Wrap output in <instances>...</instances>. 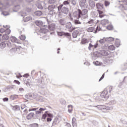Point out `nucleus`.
<instances>
[{
  "instance_id": "f257e3e1",
  "label": "nucleus",
  "mask_w": 127,
  "mask_h": 127,
  "mask_svg": "<svg viewBox=\"0 0 127 127\" xmlns=\"http://www.w3.org/2000/svg\"><path fill=\"white\" fill-rule=\"evenodd\" d=\"M59 11H61L64 14H68L69 13V8L64 6V4H61L58 7Z\"/></svg>"
},
{
  "instance_id": "f03ea898",
  "label": "nucleus",
  "mask_w": 127,
  "mask_h": 127,
  "mask_svg": "<svg viewBox=\"0 0 127 127\" xmlns=\"http://www.w3.org/2000/svg\"><path fill=\"white\" fill-rule=\"evenodd\" d=\"M98 46H99V44H98V43H96V44H94V43H90L89 44V46L88 48V50L90 51H91L92 50H94V49H96V48H97Z\"/></svg>"
},
{
  "instance_id": "7ed1b4c3",
  "label": "nucleus",
  "mask_w": 127,
  "mask_h": 127,
  "mask_svg": "<svg viewBox=\"0 0 127 127\" xmlns=\"http://www.w3.org/2000/svg\"><path fill=\"white\" fill-rule=\"evenodd\" d=\"M79 5L80 7H84V8H87V7H88L87 0H80L79 2Z\"/></svg>"
},
{
  "instance_id": "20e7f679",
  "label": "nucleus",
  "mask_w": 127,
  "mask_h": 127,
  "mask_svg": "<svg viewBox=\"0 0 127 127\" xmlns=\"http://www.w3.org/2000/svg\"><path fill=\"white\" fill-rule=\"evenodd\" d=\"M95 107H97V108L98 109V110H113V107H107L106 106H104V105H98Z\"/></svg>"
},
{
  "instance_id": "39448f33",
  "label": "nucleus",
  "mask_w": 127,
  "mask_h": 127,
  "mask_svg": "<svg viewBox=\"0 0 127 127\" xmlns=\"http://www.w3.org/2000/svg\"><path fill=\"white\" fill-rule=\"evenodd\" d=\"M73 17L75 18H81V9H78L77 11H75L73 14Z\"/></svg>"
},
{
  "instance_id": "423d86ee",
  "label": "nucleus",
  "mask_w": 127,
  "mask_h": 127,
  "mask_svg": "<svg viewBox=\"0 0 127 127\" xmlns=\"http://www.w3.org/2000/svg\"><path fill=\"white\" fill-rule=\"evenodd\" d=\"M101 57V52H98V51L93 53L92 56L93 60H96L97 58H99V57Z\"/></svg>"
},
{
  "instance_id": "0eeeda50",
  "label": "nucleus",
  "mask_w": 127,
  "mask_h": 127,
  "mask_svg": "<svg viewBox=\"0 0 127 127\" xmlns=\"http://www.w3.org/2000/svg\"><path fill=\"white\" fill-rule=\"evenodd\" d=\"M55 24L53 23L50 25H49V29L52 32H50V34H53L54 33V30H55Z\"/></svg>"
},
{
  "instance_id": "6e6552de",
  "label": "nucleus",
  "mask_w": 127,
  "mask_h": 127,
  "mask_svg": "<svg viewBox=\"0 0 127 127\" xmlns=\"http://www.w3.org/2000/svg\"><path fill=\"white\" fill-rule=\"evenodd\" d=\"M107 95H108V90L105 89L100 94V97L102 99L106 98Z\"/></svg>"
},
{
  "instance_id": "1a4fd4ad",
  "label": "nucleus",
  "mask_w": 127,
  "mask_h": 127,
  "mask_svg": "<svg viewBox=\"0 0 127 127\" xmlns=\"http://www.w3.org/2000/svg\"><path fill=\"white\" fill-rule=\"evenodd\" d=\"M70 6H73V7H75L76 5H77L78 3V0H69Z\"/></svg>"
},
{
  "instance_id": "9d476101",
  "label": "nucleus",
  "mask_w": 127,
  "mask_h": 127,
  "mask_svg": "<svg viewBox=\"0 0 127 127\" xmlns=\"http://www.w3.org/2000/svg\"><path fill=\"white\" fill-rule=\"evenodd\" d=\"M96 6L98 10H102V9H104V4L101 3H97L96 4Z\"/></svg>"
},
{
  "instance_id": "9b49d317",
  "label": "nucleus",
  "mask_w": 127,
  "mask_h": 127,
  "mask_svg": "<svg viewBox=\"0 0 127 127\" xmlns=\"http://www.w3.org/2000/svg\"><path fill=\"white\" fill-rule=\"evenodd\" d=\"M57 34L59 36H63V35H64L65 36H70V34L69 33H65L64 32H57Z\"/></svg>"
},
{
  "instance_id": "f8f14e48",
  "label": "nucleus",
  "mask_w": 127,
  "mask_h": 127,
  "mask_svg": "<svg viewBox=\"0 0 127 127\" xmlns=\"http://www.w3.org/2000/svg\"><path fill=\"white\" fill-rule=\"evenodd\" d=\"M88 3L89 6L91 8H94L95 6H96V3H95V1H94V0H89Z\"/></svg>"
},
{
  "instance_id": "ddd939ff",
  "label": "nucleus",
  "mask_w": 127,
  "mask_h": 127,
  "mask_svg": "<svg viewBox=\"0 0 127 127\" xmlns=\"http://www.w3.org/2000/svg\"><path fill=\"white\" fill-rule=\"evenodd\" d=\"M40 32H41V33H44V34L47 33V32H48V30L46 28L43 27H41L40 28Z\"/></svg>"
},
{
  "instance_id": "4468645a",
  "label": "nucleus",
  "mask_w": 127,
  "mask_h": 127,
  "mask_svg": "<svg viewBox=\"0 0 127 127\" xmlns=\"http://www.w3.org/2000/svg\"><path fill=\"white\" fill-rule=\"evenodd\" d=\"M60 123V120H59V118L56 117L53 122V126H55L56 125H58Z\"/></svg>"
},
{
  "instance_id": "2eb2a0df",
  "label": "nucleus",
  "mask_w": 127,
  "mask_h": 127,
  "mask_svg": "<svg viewBox=\"0 0 127 127\" xmlns=\"http://www.w3.org/2000/svg\"><path fill=\"white\" fill-rule=\"evenodd\" d=\"M55 7H56V6H55V5H51L48 6V9L49 11L53 12V11H54V8H55Z\"/></svg>"
},
{
  "instance_id": "dca6fc26",
  "label": "nucleus",
  "mask_w": 127,
  "mask_h": 127,
  "mask_svg": "<svg viewBox=\"0 0 127 127\" xmlns=\"http://www.w3.org/2000/svg\"><path fill=\"white\" fill-rule=\"evenodd\" d=\"M27 120H31L32 118H34V113H30L27 115L26 117Z\"/></svg>"
},
{
  "instance_id": "f3484780",
  "label": "nucleus",
  "mask_w": 127,
  "mask_h": 127,
  "mask_svg": "<svg viewBox=\"0 0 127 127\" xmlns=\"http://www.w3.org/2000/svg\"><path fill=\"white\" fill-rule=\"evenodd\" d=\"M105 47H108V49L111 51H113V50H115V46L114 45H110V46H108V45H105Z\"/></svg>"
},
{
  "instance_id": "a211bd4d",
  "label": "nucleus",
  "mask_w": 127,
  "mask_h": 127,
  "mask_svg": "<svg viewBox=\"0 0 127 127\" xmlns=\"http://www.w3.org/2000/svg\"><path fill=\"white\" fill-rule=\"evenodd\" d=\"M35 24L37 25V26H39L41 27L43 25V22L42 21L37 20L35 22Z\"/></svg>"
},
{
  "instance_id": "6ab92c4d",
  "label": "nucleus",
  "mask_w": 127,
  "mask_h": 127,
  "mask_svg": "<svg viewBox=\"0 0 127 127\" xmlns=\"http://www.w3.org/2000/svg\"><path fill=\"white\" fill-rule=\"evenodd\" d=\"M6 44H7V43H6V42H2L0 44V48H1V49H3L4 48H5Z\"/></svg>"
},
{
  "instance_id": "aec40b11",
  "label": "nucleus",
  "mask_w": 127,
  "mask_h": 127,
  "mask_svg": "<svg viewBox=\"0 0 127 127\" xmlns=\"http://www.w3.org/2000/svg\"><path fill=\"white\" fill-rule=\"evenodd\" d=\"M45 108H40L39 110H37L35 111V114L37 116H38L39 114H41V112H43L44 111H45Z\"/></svg>"
},
{
  "instance_id": "412c9836",
  "label": "nucleus",
  "mask_w": 127,
  "mask_h": 127,
  "mask_svg": "<svg viewBox=\"0 0 127 127\" xmlns=\"http://www.w3.org/2000/svg\"><path fill=\"white\" fill-rule=\"evenodd\" d=\"M100 54L101 55V56H108V55H109V53L107 51L103 50L100 52Z\"/></svg>"
},
{
  "instance_id": "4be33fe9",
  "label": "nucleus",
  "mask_w": 127,
  "mask_h": 127,
  "mask_svg": "<svg viewBox=\"0 0 127 127\" xmlns=\"http://www.w3.org/2000/svg\"><path fill=\"white\" fill-rule=\"evenodd\" d=\"M86 14H88V9H84L82 10H80V15H85Z\"/></svg>"
},
{
  "instance_id": "5701e85b",
  "label": "nucleus",
  "mask_w": 127,
  "mask_h": 127,
  "mask_svg": "<svg viewBox=\"0 0 127 127\" xmlns=\"http://www.w3.org/2000/svg\"><path fill=\"white\" fill-rule=\"evenodd\" d=\"M79 19L80 18H76V19H74V24H75V25L82 24V22H81V21H80Z\"/></svg>"
},
{
  "instance_id": "b1692460",
  "label": "nucleus",
  "mask_w": 127,
  "mask_h": 127,
  "mask_svg": "<svg viewBox=\"0 0 127 127\" xmlns=\"http://www.w3.org/2000/svg\"><path fill=\"white\" fill-rule=\"evenodd\" d=\"M59 22L61 25L64 26L66 24V21L64 19H61L59 21Z\"/></svg>"
},
{
  "instance_id": "393cba45",
  "label": "nucleus",
  "mask_w": 127,
  "mask_h": 127,
  "mask_svg": "<svg viewBox=\"0 0 127 127\" xmlns=\"http://www.w3.org/2000/svg\"><path fill=\"white\" fill-rule=\"evenodd\" d=\"M97 11L98 12L99 17H100V18H102V17L105 16V14H104V12H103V11H101V10H97Z\"/></svg>"
},
{
  "instance_id": "a878e982",
  "label": "nucleus",
  "mask_w": 127,
  "mask_h": 127,
  "mask_svg": "<svg viewBox=\"0 0 127 127\" xmlns=\"http://www.w3.org/2000/svg\"><path fill=\"white\" fill-rule=\"evenodd\" d=\"M32 19V17L30 16H28L26 17H24V22H27V21H29V20H31Z\"/></svg>"
},
{
  "instance_id": "bb28decb",
  "label": "nucleus",
  "mask_w": 127,
  "mask_h": 127,
  "mask_svg": "<svg viewBox=\"0 0 127 127\" xmlns=\"http://www.w3.org/2000/svg\"><path fill=\"white\" fill-rule=\"evenodd\" d=\"M124 83H127V76H125L124 78L123 81L121 82H120L119 86L121 87L122 85L124 84Z\"/></svg>"
},
{
  "instance_id": "cd10ccee",
  "label": "nucleus",
  "mask_w": 127,
  "mask_h": 127,
  "mask_svg": "<svg viewBox=\"0 0 127 127\" xmlns=\"http://www.w3.org/2000/svg\"><path fill=\"white\" fill-rule=\"evenodd\" d=\"M65 27L67 29H70L72 28V23L71 22H68L65 24Z\"/></svg>"
},
{
  "instance_id": "c85d7f7f",
  "label": "nucleus",
  "mask_w": 127,
  "mask_h": 127,
  "mask_svg": "<svg viewBox=\"0 0 127 127\" xmlns=\"http://www.w3.org/2000/svg\"><path fill=\"white\" fill-rule=\"evenodd\" d=\"M79 33V31L75 30L72 33V37L73 38H77V36H78V34Z\"/></svg>"
},
{
  "instance_id": "c756f323",
  "label": "nucleus",
  "mask_w": 127,
  "mask_h": 127,
  "mask_svg": "<svg viewBox=\"0 0 127 127\" xmlns=\"http://www.w3.org/2000/svg\"><path fill=\"white\" fill-rule=\"evenodd\" d=\"M18 9H20V5H15L14 8H13V11L16 12V11H17Z\"/></svg>"
},
{
  "instance_id": "7c9ffc66",
  "label": "nucleus",
  "mask_w": 127,
  "mask_h": 127,
  "mask_svg": "<svg viewBox=\"0 0 127 127\" xmlns=\"http://www.w3.org/2000/svg\"><path fill=\"white\" fill-rule=\"evenodd\" d=\"M86 30L88 32H94V31H95V27H91L88 28L86 29Z\"/></svg>"
},
{
  "instance_id": "2f4dec72",
  "label": "nucleus",
  "mask_w": 127,
  "mask_h": 127,
  "mask_svg": "<svg viewBox=\"0 0 127 127\" xmlns=\"http://www.w3.org/2000/svg\"><path fill=\"white\" fill-rule=\"evenodd\" d=\"M64 5V6H65V5H70V0H65L63 2V4Z\"/></svg>"
},
{
  "instance_id": "473e14b6",
  "label": "nucleus",
  "mask_w": 127,
  "mask_h": 127,
  "mask_svg": "<svg viewBox=\"0 0 127 127\" xmlns=\"http://www.w3.org/2000/svg\"><path fill=\"white\" fill-rule=\"evenodd\" d=\"M10 40L12 43L15 42L16 43H17V39H16V38H15V37H10Z\"/></svg>"
},
{
  "instance_id": "72a5a7b5",
  "label": "nucleus",
  "mask_w": 127,
  "mask_h": 127,
  "mask_svg": "<svg viewBox=\"0 0 127 127\" xmlns=\"http://www.w3.org/2000/svg\"><path fill=\"white\" fill-rule=\"evenodd\" d=\"M94 21H95V20H94V19H90L89 21H88L87 23L86 24H90V26H92V25H94Z\"/></svg>"
},
{
  "instance_id": "f704fd0d",
  "label": "nucleus",
  "mask_w": 127,
  "mask_h": 127,
  "mask_svg": "<svg viewBox=\"0 0 127 127\" xmlns=\"http://www.w3.org/2000/svg\"><path fill=\"white\" fill-rule=\"evenodd\" d=\"M105 41L109 43L112 42V41H114V38L112 37L106 38L105 39Z\"/></svg>"
},
{
  "instance_id": "c9c22d12",
  "label": "nucleus",
  "mask_w": 127,
  "mask_h": 127,
  "mask_svg": "<svg viewBox=\"0 0 127 127\" xmlns=\"http://www.w3.org/2000/svg\"><path fill=\"white\" fill-rule=\"evenodd\" d=\"M35 14L37 16H40V15H42V12L41 11H36L35 12Z\"/></svg>"
},
{
  "instance_id": "e433bc0d",
  "label": "nucleus",
  "mask_w": 127,
  "mask_h": 127,
  "mask_svg": "<svg viewBox=\"0 0 127 127\" xmlns=\"http://www.w3.org/2000/svg\"><path fill=\"white\" fill-rule=\"evenodd\" d=\"M2 38L4 40H8L9 39V36H8V35L5 34L2 36Z\"/></svg>"
},
{
  "instance_id": "4c0bfd02",
  "label": "nucleus",
  "mask_w": 127,
  "mask_h": 127,
  "mask_svg": "<svg viewBox=\"0 0 127 127\" xmlns=\"http://www.w3.org/2000/svg\"><path fill=\"white\" fill-rule=\"evenodd\" d=\"M20 110V107L19 106L16 105L13 107V111H19Z\"/></svg>"
},
{
  "instance_id": "58836bf2",
  "label": "nucleus",
  "mask_w": 127,
  "mask_h": 127,
  "mask_svg": "<svg viewBox=\"0 0 127 127\" xmlns=\"http://www.w3.org/2000/svg\"><path fill=\"white\" fill-rule=\"evenodd\" d=\"M60 103L61 104H62V105H63V106H65V105H66V101L64 100V99L62 98L60 100Z\"/></svg>"
},
{
  "instance_id": "ea45409f",
  "label": "nucleus",
  "mask_w": 127,
  "mask_h": 127,
  "mask_svg": "<svg viewBox=\"0 0 127 127\" xmlns=\"http://www.w3.org/2000/svg\"><path fill=\"white\" fill-rule=\"evenodd\" d=\"M67 107L68 108V112L71 113H72V111H73V106L72 105H68Z\"/></svg>"
},
{
  "instance_id": "a19ab883",
  "label": "nucleus",
  "mask_w": 127,
  "mask_h": 127,
  "mask_svg": "<svg viewBox=\"0 0 127 127\" xmlns=\"http://www.w3.org/2000/svg\"><path fill=\"white\" fill-rule=\"evenodd\" d=\"M93 64L95 65V66H100V65L102 64V63L97 61L96 62H93Z\"/></svg>"
},
{
  "instance_id": "79ce46f5",
  "label": "nucleus",
  "mask_w": 127,
  "mask_h": 127,
  "mask_svg": "<svg viewBox=\"0 0 127 127\" xmlns=\"http://www.w3.org/2000/svg\"><path fill=\"white\" fill-rule=\"evenodd\" d=\"M88 42V40L86 38H83L81 40V43L82 44H86Z\"/></svg>"
},
{
  "instance_id": "37998d69",
  "label": "nucleus",
  "mask_w": 127,
  "mask_h": 127,
  "mask_svg": "<svg viewBox=\"0 0 127 127\" xmlns=\"http://www.w3.org/2000/svg\"><path fill=\"white\" fill-rule=\"evenodd\" d=\"M99 42H100V44H101L102 45L106 42V40H105V38L104 39H101L99 41Z\"/></svg>"
},
{
  "instance_id": "c03bdc74",
  "label": "nucleus",
  "mask_w": 127,
  "mask_h": 127,
  "mask_svg": "<svg viewBox=\"0 0 127 127\" xmlns=\"http://www.w3.org/2000/svg\"><path fill=\"white\" fill-rule=\"evenodd\" d=\"M108 91H109V93H111V92H112V91H113V86H109L107 89H106Z\"/></svg>"
},
{
  "instance_id": "a18cd8bd",
  "label": "nucleus",
  "mask_w": 127,
  "mask_h": 127,
  "mask_svg": "<svg viewBox=\"0 0 127 127\" xmlns=\"http://www.w3.org/2000/svg\"><path fill=\"white\" fill-rule=\"evenodd\" d=\"M37 7L39 9H42V8H43V6H42V5L40 3L37 4Z\"/></svg>"
},
{
  "instance_id": "49530a36",
  "label": "nucleus",
  "mask_w": 127,
  "mask_h": 127,
  "mask_svg": "<svg viewBox=\"0 0 127 127\" xmlns=\"http://www.w3.org/2000/svg\"><path fill=\"white\" fill-rule=\"evenodd\" d=\"M104 4H105V6H109V5H110V4H111V2H110V1H108V0H105L104 2Z\"/></svg>"
},
{
  "instance_id": "de8ad7c7",
  "label": "nucleus",
  "mask_w": 127,
  "mask_h": 127,
  "mask_svg": "<svg viewBox=\"0 0 127 127\" xmlns=\"http://www.w3.org/2000/svg\"><path fill=\"white\" fill-rule=\"evenodd\" d=\"M114 28V27L112 25H109L107 27V29L108 30H112Z\"/></svg>"
},
{
  "instance_id": "09e8293b",
  "label": "nucleus",
  "mask_w": 127,
  "mask_h": 127,
  "mask_svg": "<svg viewBox=\"0 0 127 127\" xmlns=\"http://www.w3.org/2000/svg\"><path fill=\"white\" fill-rule=\"evenodd\" d=\"M10 33V30L9 29H6L5 30V34L7 35H8Z\"/></svg>"
},
{
  "instance_id": "8fccbe9b",
  "label": "nucleus",
  "mask_w": 127,
  "mask_h": 127,
  "mask_svg": "<svg viewBox=\"0 0 127 127\" xmlns=\"http://www.w3.org/2000/svg\"><path fill=\"white\" fill-rule=\"evenodd\" d=\"M1 14H3V15H4V16H6L7 15H9V13L6 11H3L1 13Z\"/></svg>"
},
{
  "instance_id": "3c124183",
  "label": "nucleus",
  "mask_w": 127,
  "mask_h": 127,
  "mask_svg": "<svg viewBox=\"0 0 127 127\" xmlns=\"http://www.w3.org/2000/svg\"><path fill=\"white\" fill-rule=\"evenodd\" d=\"M27 14V13L26 12L24 11H22L20 12V15L21 16H25V15Z\"/></svg>"
},
{
  "instance_id": "603ef678",
  "label": "nucleus",
  "mask_w": 127,
  "mask_h": 127,
  "mask_svg": "<svg viewBox=\"0 0 127 127\" xmlns=\"http://www.w3.org/2000/svg\"><path fill=\"white\" fill-rule=\"evenodd\" d=\"M6 8L2 3H0V9H5Z\"/></svg>"
},
{
  "instance_id": "864d4df0",
  "label": "nucleus",
  "mask_w": 127,
  "mask_h": 127,
  "mask_svg": "<svg viewBox=\"0 0 127 127\" xmlns=\"http://www.w3.org/2000/svg\"><path fill=\"white\" fill-rule=\"evenodd\" d=\"M19 38L21 40H25L26 37L25 35H22L19 37Z\"/></svg>"
},
{
  "instance_id": "5fc2aeb1",
  "label": "nucleus",
  "mask_w": 127,
  "mask_h": 127,
  "mask_svg": "<svg viewBox=\"0 0 127 127\" xmlns=\"http://www.w3.org/2000/svg\"><path fill=\"white\" fill-rule=\"evenodd\" d=\"M82 15V19H86L88 17V14L85 15Z\"/></svg>"
},
{
  "instance_id": "6e6d98bb",
  "label": "nucleus",
  "mask_w": 127,
  "mask_h": 127,
  "mask_svg": "<svg viewBox=\"0 0 127 127\" xmlns=\"http://www.w3.org/2000/svg\"><path fill=\"white\" fill-rule=\"evenodd\" d=\"M47 117V114H44L42 116V119L43 120H45V119H46V118Z\"/></svg>"
},
{
  "instance_id": "4d7b16f0",
  "label": "nucleus",
  "mask_w": 127,
  "mask_h": 127,
  "mask_svg": "<svg viewBox=\"0 0 127 127\" xmlns=\"http://www.w3.org/2000/svg\"><path fill=\"white\" fill-rule=\"evenodd\" d=\"M120 2H124L127 5V0H121L119 1Z\"/></svg>"
},
{
  "instance_id": "13d9d810",
  "label": "nucleus",
  "mask_w": 127,
  "mask_h": 127,
  "mask_svg": "<svg viewBox=\"0 0 127 127\" xmlns=\"http://www.w3.org/2000/svg\"><path fill=\"white\" fill-rule=\"evenodd\" d=\"M56 0H49V3L52 4L55 3Z\"/></svg>"
},
{
  "instance_id": "bf43d9fd",
  "label": "nucleus",
  "mask_w": 127,
  "mask_h": 127,
  "mask_svg": "<svg viewBox=\"0 0 127 127\" xmlns=\"http://www.w3.org/2000/svg\"><path fill=\"white\" fill-rule=\"evenodd\" d=\"M38 110V108H34L29 109V112H31V111H37Z\"/></svg>"
},
{
  "instance_id": "052dcab7",
  "label": "nucleus",
  "mask_w": 127,
  "mask_h": 127,
  "mask_svg": "<svg viewBox=\"0 0 127 127\" xmlns=\"http://www.w3.org/2000/svg\"><path fill=\"white\" fill-rule=\"evenodd\" d=\"M10 99H11V100H15V99H16V97H15V95H13L10 97Z\"/></svg>"
},
{
  "instance_id": "680f3d73",
  "label": "nucleus",
  "mask_w": 127,
  "mask_h": 127,
  "mask_svg": "<svg viewBox=\"0 0 127 127\" xmlns=\"http://www.w3.org/2000/svg\"><path fill=\"white\" fill-rule=\"evenodd\" d=\"M26 11H27V12H30V11H31V8L27 7L26 8Z\"/></svg>"
},
{
  "instance_id": "e2e57ef3",
  "label": "nucleus",
  "mask_w": 127,
  "mask_h": 127,
  "mask_svg": "<svg viewBox=\"0 0 127 127\" xmlns=\"http://www.w3.org/2000/svg\"><path fill=\"white\" fill-rule=\"evenodd\" d=\"M0 33H3V32L5 33V30L2 28L0 29Z\"/></svg>"
},
{
  "instance_id": "0e129e2a",
  "label": "nucleus",
  "mask_w": 127,
  "mask_h": 127,
  "mask_svg": "<svg viewBox=\"0 0 127 127\" xmlns=\"http://www.w3.org/2000/svg\"><path fill=\"white\" fill-rule=\"evenodd\" d=\"M47 116L48 117H49V118H53V115L52 114H50V113L47 114Z\"/></svg>"
},
{
  "instance_id": "69168bd1",
  "label": "nucleus",
  "mask_w": 127,
  "mask_h": 127,
  "mask_svg": "<svg viewBox=\"0 0 127 127\" xmlns=\"http://www.w3.org/2000/svg\"><path fill=\"white\" fill-rule=\"evenodd\" d=\"M17 49L16 48H13L10 50L11 51H13L14 52H15V51H17Z\"/></svg>"
},
{
  "instance_id": "338daca9",
  "label": "nucleus",
  "mask_w": 127,
  "mask_h": 127,
  "mask_svg": "<svg viewBox=\"0 0 127 127\" xmlns=\"http://www.w3.org/2000/svg\"><path fill=\"white\" fill-rule=\"evenodd\" d=\"M3 102H8V98L5 97V98H3Z\"/></svg>"
},
{
  "instance_id": "774afa93",
  "label": "nucleus",
  "mask_w": 127,
  "mask_h": 127,
  "mask_svg": "<svg viewBox=\"0 0 127 127\" xmlns=\"http://www.w3.org/2000/svg\"><path fill=\"white\" fill-rule=\"evenodd\" d=\"M72 126L73 127H77V123H76V122L72 123Z\"/></svg>"
}]
</instances>
